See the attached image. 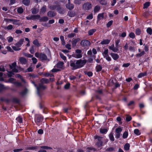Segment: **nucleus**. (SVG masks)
<instances>
[{"instance_id":"nucleus-19","label":"nucleus","mask_w":152,"mask_h":152,"mask_svg":"<svg viewBox=\"0 0 152 152\" xmlns=\"http://www.w3.org/2000/svg\"><path fill=\"white\" fill-rule=\"evenodd\" d=\"M110 39H105L101 41L100 44L102 45H107L110 43Z\"/></svg>"},{"instance_id":"nucleus-2","label":"nucleus","mask_w":152,"mask_h":152,"mask_svg":"<svg viewBox=\"0 0 152 152\" xmlns=\"http://www.w3.org/2000/svg\"><path fill=\"white\" fill-rule=\"evenodd\" d=\"M61 104L63 105L62 110L64 113H67L69 110H71V106L67 102H62Z\"/></svg>"},{"instance_id":"nucleus-39","label":"nucleus","mask_w":152,"mask_h":152,"mask_svg":"<svg viewBox=\"0 0 152 152\" xmlns=\"http://www.w3.org/2000/svg\"><path fill=\"white\" fill-rule=\"evenodd\" d=\"M150 3L148 1L145 2L143 4V9L147 8L150 5Z\"/></svg>"},{"instance_id":"nucleus-25","label":"nucleus","mask_w":152,"mask_h":152,"mask_svg":"<svg viewBox=\"0 0 152 152\" xmlns=\"http://www.w3.org/2000/svg\"><path fill=\"white\" fill-rule=\"evenodd\" d=\"M64 63L62 61L59 62L56 64V67L57 68L61 69L62 68Z\"/></svg>"},{"instance_id":"nucleus-56","label":"nucleus","mask_w":152,"mask_h":152,"mask_svg":"<svg viewBox=\"0 0 152 152\" xmlns=\"http://www.w3.org/2000/svg\"><path fill=\"white\" fill-rule=\"evenodd\" d=\"M60 56L62 59L64 61L66 60V57L62 53H60Z\"/></svg>"},{"instance_id":"nucleus-33","label":"nucleus","mask_w":152,"mask_h":152,"mask_svg":"<svg viewBox=\"0 0 152 152\" xmlns=\"http://www.w3.org/2000/svg\"><path fill=\"white\" fill-rule=\"evenodd\" d=\"M40 18V16L39 15H32V20H35L39 19Z\"/></svg>"},{"instance_id":"nucleus-59","label":"nucleus","mask_w":152,"mask_h":152,"mask_svg":"<svg viewBox=\"0 0 152 152\" xmlns=\"http://www.w3.org/2000/svg\"><path fill=\"white\" fill-rule=\"evenodd\" d=\"M31 12L33 14H35L38 12V11H37V9L34 8L31 10Z\"/></svg>"},{"instance_id":"nucleus-63","label":"nucleus","mask_w":152,"mask_h":152,"mask_svg":"<svg viewBox=\"0 0 152 152\" xmlns=\"http://www.w3.org/2000/svg\"><path fill=\"white\" fill-rule=\"evenodd\" d=\"M129 36L130 37L134 39L135 37L134 33L132 32H131L129 34Z\"/></svg>"},{"instance_id":"nucleus-21","label":"nucleus","mask_w":152,"mask_h":152,"mask_svg":"<svg viewBox=\"0 0 152 152\" xmlns=\"http://www.w3.org/2000/svg\"><path fill=\"white\" fill-rule=\"evenodd\" d=\"M75 12L74 11H69L68 12L67 15L70 17H73L75 15Z\"/></svg>"},{"instance_id":"nucleus-7","label":"nucleus","mask_w":152,"mask_h":152,"mask_svg":"<svg viewBox=\"0 0 152 152\" xmlns=\"http://www.w3.org/2000/svg\"><path fill=\"white\" fill-rule=\"evenodd\" d=\"M76 53L77 54H73L72 56L77 58H82V55L81 54L82 53V51L80 49H77L75 51Z\"/></svg>"},{"instance_id":"nucleus-31","label":"nucleus","mask_w":152,"mask_h":152,"mask_svg":"<svg viewBox=\"0 0 152 152\" xmlns=\"http://www.w3.org/2000/svg\"><path fill=\"white\" fill-rule=\"evenodd\" d=\"M104 13H99L98 14L97 19L98 20H100L101 19H102L104 18Z\"/></svg>"},{"instance_id":"nucleus-29","label":"nucleus","mask_w":152,"mask_h":152,"mask_svg":"<svg viewBox=\"0 0 152 152\" xmlns=\"http://www.w3.org/2000/svg\"><path fill=\"white\" fill-rule=\"evenodd\" d=\"M41 83L43 84V83H49V80L47 78H42L40 81Z\"/></svg>"},{"instance_id":"nucleus-28","label":"nucleus","mask_w":152,"mask_h":152,"mask_svg":"<svg viewBox=\"0 0 152 152\" xmlns=\"http://www.w3.org/2000/svg\"><path fill=\"white\" fill-rule=\"evenodd\" d=\"M102 69V66L100 64H97L96 67V71L97 72H100Z\"/></svg>"},{"instance_id":"nucleus-40","label":"nucleus","mask_w":152,"mask_h":152,"mask_svg":"<svg viewBox=\"0 0 152 152\" xmlns=\"http://www.w3.org/2000/svg\"><path fill=\"white\" fill-rule=\"evenodd\" d=\"M30 0H23V3L26 6L29 5L30 3Z\"/></svg>"},{"instance_id":"nucleus-51","label":"nucleus","mask_w":152,"mask_h":152,"mask_svg":"<svg viewBox=\"0 0 152 152\" xmlns=\"http://www.w3.org/2000/svg\"><path fill=\"white\" fill-rule=\"evenodd\" d=\"M146 31L150 35L152 34V29L151 28H148L147 29Z\"/></svg>"},{"instance_id":"nucleus-36","label":"nucleus","mask_w":152,"mask_h":152,"mask_svg":"<svg viewBox=\"0 0 152 152\" xmlns=\"http://www.w3.org/2000/svg\"><path fill=\"white\" fill-rule=\"evenodd\" d=\"M109 137L110 140L112 141H114L115 140V139L112 133H110L109 135Z\"/></svg>"},{"instance_id":"nucleus-49","label":"nucleus","mask_w":152,"mask_h":152,"mask_svg":"<svg viewBox=\"0 0 152 152\" xmlns=\"http://www.w3.org/2000/svg\"><path fill=\"white\" fill-rule=\"evenodd\" d=\"M100 7L99 6L96 5L95 7L94 11L95 12H97L100 10Z\"/></svg>"},{"instance_id":"nucleus-8","label":"nucleus","mask_w":152,"mask_h":152,"mask_svg":"<svg viewBox=\"0 0 152 152\" xmlns=\"http://www.w3.org/2000/svg\"><path fill=\"white\" fill-rule=\"evenodd\" d=\"M80 44L82 47L88 46L90 45V42L88 40L84 39L81 41Z\"/></svg>"},{"instance_id":"nucleus-20","label":"nucleus","mask_w":152,"mask_h":152,"mask_svg":"<svg viewBox=\"0 0 152 152\" xmlns=\"http://www.w3.org/2000/svg\"><path fill=\"white\" fill-rule=\"evenodd\" d=\"M48 19L49 18L45 16L42 17H40V18L39 19V21L40 22H46Z\"/></svg>"},{"instance_id":"nucleus-43","label":"nucleus","mask_w":152,"mask_h":152,"mask_svg":"<svg viewBox=\"0 0 152 152\" xmlns=\"http://www.w3.org/2000/svg\"><path fill=\"white\" fill-rule=\"evenodd\" d=\"M130 145L129 143H126L124 146V149L126 151H128L129 149Z\"/></svg>"},{"instance_id":"nucleus-27","label":"nucleus","mask_w":152,"mask_h":152,"mask_svg":"<svg viewBox=\"0 0 152 152\" xmlns=\"http://www.w3.org/2000/svg\"><path fill=\"white\" fill-rule=\"evenodd\" d=\"M145 54L144 51L143 50L141 51L140 53H137L136 55L137 58H138L143 56Z\"/></svg>"},{"instance_id":"nucleus-15","label":"nucleus","mask_w":152,"mask_h":152,"mask_svg":"<svg viewBox=\"0 0 152 152\" xmlns=\"http://www.w3.org/2000/svg\"><path fill=\"white\" fill-rule=\"evenodd\" d=\"M110 55L114 60H117L119 57V56L117 53H111L110 54Z\"/></svg>"},{"instance_id":"nucleus-4","label":"nucleus","mask_w":152,"mask_h":152,"mask_svg":"<svg viewBox=\"0 0 152 152\" xmlns=\"http://www.w3.org/2000/svg\"><path fill=\"white\" fill-rule=\"evenodd\" d=\"M43 117L41 115H37L34 118L35 122L37 125L39 126L40 123H42L43 120Z\"/></svg>"},{"instance_id":"nucleus-38","label":"nucleus","mask_w":152,"mask_h":152,"mask_svg":"<svg viewBox=\"0 0 152 152\" xmlns=\"http://www.w3.org/2000/svg\"><path fill=\"white\" fill-rule=\"evenodd\" d=\"M17 11L18 13L21 14L23 12V10L22 7H20L18 8Z\"/></svg>"},{"instance_id":"nucleus-13","label":"nucleus","mask_w":152,"mask_h":152,"mask_svg":"<svg viewBox=\"0 0 152 152\" xmlns=\"http://www.w3.org/2000/svg\"><path fill=\"white\" fill-rule=\"evenodd\" d=\"M103 137H99L98 140V141L96 142V145L99 147H101L103 145V142L102 141Z\"/></svg>"},{"instance_id":"nucleus-37","label":"nucleus","mask_w":152,"mask_h":152,"mask_svg":"<svg viewBox=\"0 0 152 152\" xmlns=\"http://www.w3.org/2000/svg\"><path fill=\"white\" fill-rule=\"evenodd\" d=\"M108 130L107 129H101L100 130V133L103 134H105L107 133Z\"/></svg>"},{"instance_id":"nucleus-61","label":"nucleus","mask_w":152,"mask_h":152,"mask_svg":"<svg viewBox=\"0 0 152 152\" xmlns=\"http://www.w3.org/2000/svg\"><path fill=\"white\" fill-rule=\"evenodd\" d=\"M85 74L87 75L88 77H91L93 75V73L89 71L85 73Z\"/></svg>"},{"instance_id":"nucleus-50","label":"nucleus","mask_w":152,"mask_h":152,"mask_svg":"<svg viewBox=\"0 0 152 152\" xmlns=\"http://www.w3.org/2000/svg\"><path fill=\"white\" fill-rule=\"evenodd\" d=\"M113 20H110L106 24V26L107 28L110 27L113 24Z\"/></svg>"},{"instance_id":"nucleus-18","label":"nucleus","mask_w":152,"mask_h":152,"mask_svg":"<svg viewBox=\"0 0 152 152\" xmlns=\"http://www.w3.org/2000/svg\"><path fill=\"white\" fill-rule=\"evenodd\" d=\"M9 88L8 86H5L4 85L0 83V93L3 90H7Z\"/></svg>"},{"instance_id":"nucleus-26","label":"nucleus","mask_w":152,"mask_h":152,"mask_svg":"<svg viewBox=\"0 0 152 152\" xmlns=\"http://www.w3.org/2000/svg\"><path fill=\"white\" fill-rule=\"evenodd\" d=\"M16 121L19 123L23 124V118L21 116H19L16 118Z\"/></svg>"},{"instance_id":"nucleus-12","label":"nucleus","mask_w":152,"mask_h":152,"mask_svg":"<svg viewBox=\"0 0 152 152\" xmlns=\"http://www.w3.org/2000/svg\"><path fill=\"white\" fill-rule=\"evenodd\" d=\"M56 15V13L53 10H50L47 13V16L49 17H55Z\"/></svg>"},{"instance_id":"nucleus-48","label":"nucleus","mask_w":152,"mask_h":152,"mask_svg":"<svg viewBox=\"0 0 152 152\" xmlns=\"http://www.w3.org/2000/svg\"><path fill=\"white\" fill-rule=\"evenodd\" d=\"M106 151L107 152H112L115 151L114 148L113 147L107 148L106 149Z\"/></svg>"},{"instance_id":"nucleus-62","label":"nucleus","mask_w":152,"mask_h":152,"mask_svg":"<svg viewBox=\"0 0 152 152\" xmlns=\"http://www.w3.org/2000/svg\"><path fill=\"white\" fill-rule=\"evenodd\" d=\"M28 75L30 77H31L33 78L37 77H38V75L36 74H32L31 73H29Z\"/></svg>"},{"instance_id":"nucleus-58","label":"nucleus","mask_w":152,"mask_h":152,"mask_svg":"<svg viewBox=\"0 0 152 152\" xmlns=\"http://www.w3.org/2000/svg\"><path fill=\"white\" fill-rule=\"evenodd\" d=\"M41 148L45 149H52V148L48 146H42L41 147Z\"/></svg>"},{"instance_id":"nucleus-24","label":"nucleus","mask_w":152,"mask_h":152,"mask_svg":"<svg viewBox=\"0 0 152 152\" xmlns=\"http://www.w3.org/2000/svg\"><path fill=\"white\" fill-rule=\"evenodd\" d=\"M109 49L112 50L113 52L115 53H116L117 52V51L116 50L117 49L115 48V47L114 45L113 44L111 46H109Z\"/></svg>"},{"instance_id":"nucleus-22","label":"nucleus","mask_w":152,"mask_h":152,"mask_svg":"<svg viewBox=\"0 0 152 152\" xmlns=\"http://www.w3.org/2000/svg\"><path fill=\"white\" fill-rule=\"evenodd\" d=\"M33 43L37 47H39L41 46V45L39 43L38 40L37 39H35L33 42Z\"/></svg>"},{"instance_id":"nucleus-53","label":"nucleus","mask_w":152,"mask_h":152,"mask_svg":"<svg viewBox=\"0 0 152 152\" xmlns=\"http://www.w3.org/2000/svg\"><path fill=\"white\" fill-rule=\"evenodd\" d=\"M14 85L17 87H20L22 86L21 83L18 82H15L14 83Z\"/></svg>"},{"instance_id":"nucleus-5","label":"nucleus","mask_w":152,"mask_h":152,"mask_svg":"<svg viewBox=\"0 0 152 152\" xmlns=\"http://www.w3.org/2000/svg\"><path fill=\"white\" fill-rule=\"evenodd\" d=\"M108 50L107 49L104 50V51L102 53L103 55L104 58L108 61H111V58L108 55Z\"/></svg>"},{"instance_id":"nucleus-60","label":"nucleus","mask_w":152,"mask_h":152,"mask_svg":"<svg viewBox=\"0 0 152 152\" xmlns=\"http://www.w3.org/2000/svg\"><path fill=\"white\" fill-rule=\"evenodd\" d=\"M7 39L8 40V42L9 43H10L13 41V37L11 36H10L9 37H8L7 38Z\"/></svg>"},{"instance_id":"nucleus-23","label":"nucleus","mask_w":152,"mask_h":152,"mask_svg":"<svg viewBox=\"0 0 152 152\" xmlns=\"http://www.w3.org/2000/svg\"><path fill=\"white\" fill-rule=\"evenodd\" d=\"M147 75V73L146 72H141L138 75L137 77L140 78L144 76H146Z\"/></svg>"},{"instance_id":"nucleus-57","label":"nucleus","mask_w":152,"mask_h":152,"mask_svg":"<svg viewBox=\"0 0 152 152\" xmlns=\"http://www.w3.org/2000/svg\"><path fill=\"white\" fill-rule=\"evenodd\" d=\"M13 28V26L12 25H10L7 26V27H5L4 29H7L8 30H11Z\"/></svg>"},{"instance_id":"nucleus-11","label":"nucleus","mask_w":152,"mask_h":152,"mask_svg":"<svg viewBox=\"0 0 152 152\" xmlns=\"http://www.w3.org/2000/svg\"><path fill=\"white\" fill-rule=\"evenodd\" d=\"M19 61L20 64L22 65L26 64L27 62L26 59L23 57H19Z\"/></svg>"},{"instance_id":"nucleus-1","label":"nucleus","mask_w":152,"mask_h":152,"mask_svg":"<svg viewBox=\"0 0 152 152\" xmlns=\"http://www.w3.org/2000/svg\"><path fill=\"white\" fill-rule=\"evenodd\" d=\"M87 62L86 59L71 60L67 63V66H70L72 70H75L83 67Z\"/></svg>"},{"instance_id":"nucleus-45","label":"nucleus","mask_w":152,"mask_h":152,"mask_svg":"<svg viewBox=\"0 0 152 152\" xmlns=\"http://www.w3.org/2000/svg\"><path fill=\"white\" fill-rule=\"evenodd\" d=\"M58 5H52L50 6L49 8L50 9L52 10H54L56 9V8L58 7Z\"/></svg>"},{"instance_id":"nucleus-41","label":"nucleus","mask_w":152,"mask_h":152,"mask_svg":"<svg viewBox=\"0 0 152 152\" xmlns=\"http://www.w3.org/2000/svg\"><path fill=\"white\" fill-rule=\"evenodd\" d=\"M46 6H44L40 9V12L41 13H45L46 10Z\"/></svg>"},{"instance_id":"nucleus-6","label":"nucleus","mask_w":152,"mask_h":152,"mask_svg":"<svg viewBox=\"0 0 152 152\" xmlns=\"http://www.w3.org/2000/svg\"><path fill=\"white\" fill-rule=\"evenodd\" d=\"M37 93L39 96H41V90H44L45 89V87L42 83H39L38 86H37Z\"/></svg>"},{"instance_id":"nucleus-10","label":"nucleus","mask_w":152,"mask_h":152,"mask_svg":"<svg viewBox=\"0 0 152 152\" xmlns=\"http://www.w3.org/2000/svg\"><path fill=\"white\" fill-rule=\"evenodd\" d=\"M65 6L66 8L69 10H72L74 8V5L71 3L70 2H68V3L66 4Z\"/></svg>"},{"instance_id":"nucleus-55","label":"nucleus","mask_w":152,"mask_h":152,"mask_svg":"<svg viewBox=\"0 0 152 152\" xmlns=\"http://www.w3.org/2000/svg\"><path fill=\"white\" fill-rule=\"evenodd\" d=\"M122 131V129L119 127L115 129V132L116 133H120Z\"/></svg>"},{"instance_id":"nucleus-3","label":"nucleus","mask_w":152,"mask_h":152,"mask_svg":"<svg viewBox=\"0 0 152 152\" xmlns=\"http://www.w3.org/2000/svg\"><path fill=\"white\" fill-rule=\"evenodd\" d=\"M0 100L2 102H5L7 103L10 101L12 103L16 104H19L20 102V100L16 97H13L10 99L1 98Z\"/></svg>"},{"instance_id":"nucleus-34","label":"nucleus","mask_w":152,"mask_h":152,"mask_svg":"<svg viewBox=\"0 0 152 152\" xmlns=\"http://www.w3.org/2000/svg\"><path fill=\"white\" fill-rule=\"evenodd\" d=\"M27 92V89L26 88L24 89L22 91L20 92V94L23 96L26 95Z\"/></svg>"},{"instance_id":"nucleus-35","label":"nucleus","mask_w":152,"mask_h":152,"mask_svg":"<svg viewBox=\"0 0 152 152\" xmlns=\"http://www.w3.org/2000/svg\"><path fill=\"white\" fill-rule=\"evenodd\" d=\"M120 42V40L119 39H117L115 41V48L117 49L116 50L117 51L118 50V48L119 47V43Z\"/></svg>"},{"instance_id":"nucleus-14","label":"nucleus","mask_w":152,"mask_h":152,"mask_svg":"<svg viewBox=\"0 0 152 152\" xmlns=\"http://www.w3.org/2000/svg\"><path fill=\"white\" fill-rule=\"evenodd\" d=\"M57 10L58 12L61 14H63L65 12L64 9L61 7L59 5H58V7L57 8Z\"/></svg>"},{"instance_id":"nucleus-32","label":"nucleus","mask_w":152,"mask_h":152,"mask_svg":"<svg viewBox=\"0 0 152 152\" xmlns=\"http://www.w3.org/2000/svg\"><path fill=\"white\" fill-rule=\"evenodd\" d=\"M96 30L95 29H93L90 30L88 31V34L89 36L92 35L93 34L96 32Z\"/></svg>"},{"instance_id":"nucleus-46","label":"nucleus","mask_w":152,"mask_h":152,"mask_svg":"<svg viewBox=\"0 0 152 152\" xmlns=\"http://www.w3.org/2000/svg\"><path fill=\"white\" fill-rule=\"evenodd\" d=\"M34 46L32 45L29 49V51L31 54H33L34 53Z\"/></svg>"},{"instance_id":"nucleus-64","label":"nucleus","mask_w":152,"mask_h":152,"mask_svg":"<svg viewBox=\"0 0 152 152\" xmlns=\"http://www.w3.org/2000/svg\"><path fill=\"white\" fill-rule=\"evenodd\" d=\"M18 70L20 71H22L23 72H26V71L25 69L24 68H22L20 66H19L18 68Z\"/></svg>"},{"instance_id":"nucleus-47","label":"nucleus","mask_w":152,"mask_h":152,"mask_svg":"<svg viewBox=\"0 0 152 152\" xmlns=\"http://www.w3.org/2000/svg\"><path fill=\"white\" fill-rule=\"evenodd\" d=\"M134 133L137 135H139L141 134V133L138 129H135L134 130Z\"/></svg>"},{"instance_id":"nucleus-54","label":"nucleus","mask_w":152,"mask_h":152,"mask_svg":"<svg viewBox=\"0 0 152 152\" xmlns=\"http://www.w3.org/2000/svg\"><path fill=\"white\" fill-rule=\"evenodd\" d=\"M75 35L76 34L75 33H72L69 34L67 35V37L68 38H71L72 37H74Z\"/></svg>"},{"instance_id":"nucleus-52","label":"nucleus","mask_w":152,"mask_h":152,"mask_svg":"<svg viewBox=\"0 0 152 152\" xmlns=\"http://www.w3.org/2000/svg\"><path fill=\"white\" fill-rule=\"evenodd\" d=\"M141 33V31L140 29L137 28L136 29L135 33L137 35H139Z\"/></svg>"},{"instance_id":"nucleus-42","label":"nucleus","mask_w":152,"mask_h":152,"mask_svg":"<svg viewBox=\"0 0 152 152\" xmlns=\"http://www.w3.org/2000/svg\"><path fill=\"white\" fill-rule=\"evenodd\" d=\"M37 146H33L32 145H30L29 146L27 147V149L28 150H34L37 149Z\"/></svg>"},{"instance_id":"nucleus-16","label":"nucleus","mask_w":152,"mask_h":152,"mask_svg":"<svg viewBox=\"0 0 152 152\" xmlns=\"http://www.w3.org/2000/svg\"><path fill=\"white\" fill-rule=\"evenodd\" d=\"M80 39L79 38H77L73 40L72 41V46L73 48L75 47L76 44L78 42L80 41Z\"/></svg>"},{"instance_id":"nucleus-44","label":"nucleus","mask_w":152,"mask_h":152,"mask_svg":"<svg viewBox=\"0 0 152 152\" xmlns=\"http://www.w3.org/2000/svg\"><path fill=\"white\" fill-rule=\"evenodd\" d=\"M128 135V132L127 131H125L123 134L122 137L124 139L127 138Z\"/></svg>"},{"instance_id":"nucleus-17","label":"nucleus","mask_w":152,"mask_h":152,"mask_svg":"<svg viewBox=\"0 0 152 152\" xmlns=\"http://www.w3.org/2000/svg\"><path fill=\"white\" fill-rule=\"evenodd\" d=\"M39 58L41 60H47V57L45 54L41 53Z\"/></svg>"},{"instance_id":"nucleus-30","label":"nucleus","mask_w":152,"mask_h":152,"mask_svg":"<svg viewBox=\"0 0 152 152\" xmlns=\"http://www.w3.org/2000/svg\"><path fill=\"white\" fill-rule=\"evenodd\" d=\"M9 21H13V24L14 25H19V20H13L12 19H8Z\"/></svg>"},{"instance_id":"nucleus-9","label":"nucleus","mask_w":152,"mask_h":152,"mask_svg":"<svg viewBox=\"0 0 152 152\" xmlns=\"http://www.w3.org/2000/svg\"><path fill=\"white\" fill-rule=\"evenodd\" d=\"M83 7L85 10H89L91 8L92 5L90 3L87 2L83 4Z\"/></svg>"}]
</instances>
